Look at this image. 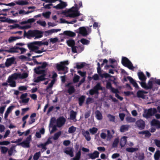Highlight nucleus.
<instances>
[{"instance_id":"28","label":"nucleus","mask_w":160,"mask_h":160,"mask_svg":"<svg viewBox=\"0 0 160 160\" xmlns=\"http://www.w3.org/2000/svg\"><path fill=\"white\" fill-rule=\"evenodd\" d=\"M86 64V63L85 62L77 63L76 65V68L77 69L82 68L85 66Z\"/></svg>"},{"instance_id":"20","label":"nucleus","mask_w":160,"mask_h":160,"mask_svg":"<svg viewBox=\"0 0 160 160\" xmlns=\"http://www.w3.org/2000/svg\"><path fill=\"white\" fill-rule=\"evenodd\" d=\"M81 151L79 150L76 153L75 157L71 159V160H80L81 157Z\"/></svg>"},{"instance_id":"39","label":"nucleus","mask_w":160,"mask_h":160,"mask_svg":"<svg viewBox=\"0 0 160 160\" xmlns=\"http://www.w3.org/2000/svg\"><path fill=\"white\" fill-rule=\"evenodd\" d=\"M75 91V89L73 86H72L68 88V92L69 95H71L74 93Z\"/></svg>"},{"instance_id":"21","label":"nucleus","mask_w":160,"mask_h":160,"mask_svg":"<svg viewBox=\"0 0 160 160\" xmlns=\"http://www.w3.org/2000/svg\"><path fill=\"white\" fill-rule=\"evenodd\" d=\"M129 125H122L120 128V131L122 132H124L128 130Z\"/></svg>"},{"instance_id":"11","label":"nucleus","mask_w":160,"mask_h":160,"mask_svg":"<svg viewBox=\"0 0 160 160\" xmlns=\"http://www.w3.org/2000/svg\"><path fill=\"white\" fill-rule=\"evenodd\" d=\"M99 153L97 151H94L92 153H90L88 154L89 158L92 159H95L99 157Z\"/></svg>"},{"instance_id":"25","label":"nucleus","mask_w":160,"mask_h":160,"mask_svg":"<svg viewBox=\"0 0 160 160\" xmlns=\"http://www.w3.org/2000/svg\"><path fill=\"white\" fill-rule=\"evenodd\" d=\"M60 30V29H52L46 31L45 32V33L46 34L48 33V34L46 35V36H48L50 34H51L55 32H57Z\"/></svg>"},{"instance_id":"40","label":"nucleus","mask_w":160,"mask_h":160,"mask_svg":"<svg viewBox=\"0 0 160 160\" xmlns=\"http://www.w3.org/2000/svg\"><path fill=\"white\" fill-rule=\"evenodd\" d=\"M20 38H21L19 37L12 36L9 38L8 41L9 42H11Z\"/></svg>"},{"instance_id":"13","label":"nucleus","mask_w":160,"mask_h":160,"mask_svg":"<svg viewBox=\"0 0 160 160\" xmlns=\"http://www.w3.org/2000/svg\"><path fill=\"white\" fill-rule=\"evenodd\" d=\"M82 134L85 137V139L87 141H89L91 140V137L90 135V133L88 131H82Z\"/></svg>"},{"instance_id":"2","label":"nucleus","mask_w":160,"mask_h":160,"mask_svg":"<svg viewBox=\"0 0 160 160\" xmlns=\"http://www.w3.org/2000/svg\"><path fill=\"white\" fill-rule=\"evenodd\" d=\"M75 7H73L67 11H63L62 13L67 17L74 18L80 15L78 11L79 8L77 7V4H75Z\"/></svg>"},{"instance_id":"55","label":"nucleus","mask_w":160,"mask_h":160,"mask_svg":"<svg viewBox=\"0 0 160 160\" xmlns=\"http://www.w3.org/2000/svg\"><path fill=\"white\" fill-rule=\"evenodd\" d=\"M20 75V73H14L11 76L15 80L17 79L18 78H19Z\"/></svg>"},{"instance_id":"57","label":"nucleus","mask_w":160,"mask_h":160,"mask_svg":"<svg viewBox=\"0 0 160 160\" xmlns=\"http://www.w3.org/2000/svg\"><path fill=\"white\" fill-rule=\"evenodd\" d=\"M1 152L3 154L6 153L8 150V148L5 147H1Z\"/></svg>"},{"instance_id":"38","label":"nucleus","mask_w":160,"mask_h":160,"mask_svg":"<svg viewBox=\"0 0 160 160\" xmlns=\"http://www.w3.org/2000/svg\"><path fill=\"white\" fill-rule=\"evenodd\" d=\"M107 117L109 119V121L112 122H116L115 117L114 116L109 114L107 115Z\"/></svg>"},{"instance_id":"51","label":"nucleus","mask_w":160,"mask_h":160,"mask_svg":"<svg viewBox=\"0 0 160 160\" xmlns=\"http://www.w3.org/2000/svg\"><path fill=\"white\" fill-rule=\"evenodd\" d=\"M139 82L140 84L141 87L145 89L148 90L147 88V85L146 84L145 81H142V82Z\"/></svg>"},{"instance_id":"35","label":"nucleus","mask_w":160,"mask_h":160,"mask_svg":"<svg viewBox=\"0 0 160 160\" xmlns=\"http://www.w3.org/2000/svg\"><path fill=\"white\" fill-rule=\"evenodd\" d=\"M67 42L68 46L71 47L75 44V42L74 40L73 39L67 40Z\"/></svg>"},{"instance_id":"54","label":"nucleus","mask_w":160,"mask_h":160,"mask_svg":"<svg viewBox=\"0 0 160 160\" xmlns=\"http://www.w3.org/2000/svg\"><path fill=\"white\" fill-rule=\"evenodd\" d=\"M78 73L81 77L83 78H85L86 76V73L85 72H82L80 71H78Z\"/></svg>"},{"instance_id":"22","label":"nucleus","mask_w":160,"mask_h":160,"mask_svg":"<svg viewBox=\"0 0 160 160\" xmlns=\"http://www.w3.org/2000/svg\"><path fill=\"white\" fill-rule=\"evenodd\" d=\"M18 145H21L23 148H29L30 147L29 142H26V141H24L22 142L17 144Z\"/></svg>"},{"instance_id":"58","label":"nucleus","mask_w":160,"mask_h":160,"mask_svg":"<svg viewBox=\"0 0 160 160\" xmlns=\"http://www.w3.org/2000/svg\"><path fill=\"white\" fill-rule=\"evenodd\" d=\"M89 93L91 95H92L95 94H98V93L93 88L89 90Z\"/></svg>"},{"instance_id":"9","label":"nucleus","mask_w":160,"mask_h":160,"mask_svg":"<svg viewBox=\"0 0 160 160\" xmlns=\"http://www.w3.org/2000/svg\"><path fill=\"white\" fill-rule=\"evenodd\" d=\"M66 120L63 117H61L57 119V124L58 127H60L64 125L65 122Z\"/></svg>"},{"instance_id":"31","label":"nucleus","mask_w":160,"mask_h":160,"mask_svg":"<svg viewBox=\"0 0 160 160\" xmlns=\"http://www.w3.org/2000/svg\"><path fill=\"white\" fill-rule=\"evenodd\" d=\"M34 71L37 74H42L46 72L45 70H40V69H38L37 68V67L34 69Z\"/></svg>"},{"instance_id":"12","label":"nucleus","mask_w":160,"mask_h":160,"mask_svg":"<svg viewBox=\"0 0 160 160\" xmlns=\"http://www.w3.org/2000/svg\"><path fill=\"white\" fill-rule=\"evenodd\" d=\"M151 125L156 127L157 129H160V121L155 119H152L151 122Z\"/></svg>"},{"instance_id":"50","label":"nucleus","mask_w":160,"mask_h":160,"mask_svg":"<svg viewBox=\"0 0 160 160\" xmlns=\"http://www.w3.org/2000/svg\"><path fill=\"white\" fill-rule=\"evenodd\" d=\"M19 75V78L21 79H25L27 78L28 76V74L26 72H24L20 74Z\"/></svg>"},{"instance_id":"61","label":"nucleus","mask_w":160,"mask_h":160,"mask_svg":"<svg viewBox=\"0 0 160 160\" xmlns=\"http://www.w3.org/2000/svg\"><path fill=\"white\" fill-rule=\"evenodd\" d=\"M10 143V142L8 141H5L2 142H0V145H7Z\"/></svg>"},{"instance_id":"4","label":"nucleus","mask_w":160,"mask_h":160,"mask_svg":"<svg viewBox=\"0 0 160 160\" xmlns=\"http://www.w3.org/2000/svg\"><path fill=\"white\" fill-rule=\"evenodd\" d=\"M157 110L155 108H150L148 110H145L143 114V117L148 119L154 115L157 112Z\"/></svg>"},{"instance_id":"24","label":"nucleus","mask_w":160,"mask_h":160,"mask_svg":"<svg viewBox=\"0 0 160 160\" xmlns=\"http://www.w3.org/2000/svg\"><path fill=\"white\" fill-rule=\"evenodd\" d=\"M127 138L126 136H124L122 137V138L121 139L120 142V144L122 147H124L127 142Z\"/></svg>"},{"instance_id":"33","label":"nucleus","mask_w":160,"mask_h":160,"mask_svg":"<svg viewBox=\"0 0 160 160\" xmlns=\"http://www.w3.org/2000/svg\"><path fill=\"white\" fill-rule=\"evenodd\" d=\"M64 152L66 154L69 155L71 157H72L74 156L73 151L72 148L69 150H66L64 151Z\"/></svg>"},{"instance_id":"8","label":"nucleus","mask_w":160,"mask_h":160,"mask_svg":"<svg viewBox=\"0 0 160 160\" xmlns=\"http://www.w3.org/2000/svg\"><path fill=\"white\" fill-rule=\"evenodd\" d=\"M56 68L58 71H63V73L65 74L68 72V68L63 65L62 64H57L56 65Z\"/></svg>"},{"instance_id":"17","label":"nucleus","mask_w":160,"mask_h":160,"mask_svg":"<svg viewBox=\"0 0 160 160\" xmlns=\"http://www.w3.org/2000/svg\"><path fill=\"white\" fill-rule=\"evenodd\" d=\"M138 76L139 79L142 81H146L147 78L142 72H140L138 73Z\"/></svg>"},{"instance_id":"45","label":"nucleus","mask_w":160,"mask_h":160,"mask_svg":"<svg viewBox=\"0 0 160 160\" xmlns=\"http://www.w3.org/2000/svg\"><path fill=\"white\" fill-rule=\"evenodd\" d=\"M80 79V77L76 74H75L73 79V81L74 83H75L78 82Z\"/></svg>"},{"instance_id":"56","label":"nucleus","mask_w":160,"mask_h":160,"mask_svg":"<svg viewBox=\"0 0 160 160\" xmlns=\"http://www.w3.org/2000/svg\"><path fill=\"white\" fill-rule=\"evenodd\" d=\"M80 42L82 43L83 44L86 45L88 43L89 41L85 39L84 38H82L80 40Z\"/></svg>"},{"instance_id":"26","label":"nucleus","mask_w":160,"mask_h":160,"mask_svg":"<svg viewBox=\"0 0 160 160\" xmlns=\"http://www.w3.org/2000/svg\"><path fill=\"white\" fill-rule=\"evenodd\" d=\"M16 3L20 5H28L29 4V2L27 1L23 0H18L16 2Z\"/></svg>"},{"instance_id":"47","label":"nucleus","mask_w":160,"mask_h":160,"mask_svg":"<svg viewBox=\"0 0 160 160\" xmlns=\"http://www.w3.org/2000/svg\"><path fill=\"white\" fill-rule=\"evenodd\" d=\"M48 65V64L46 62H44L42 63L41 66H38L37 67V68L38 69L40 68H45Z\"/></svg>"},{"instance_id":"3","label":"nucleus","mask_w":160,"mask_h":160,"mask_svg":"<svg viewBox=\"0 0 160 160\" xmlns=\"http://www.w3.org/2000/svg\"><path fill=\"white\" fill-rule=\"evenodd\" d=\"M42 32L38 30H29L27 32H26V31H24V36H26L28 38H29L30 37H35V39L38 38L42 37Z\"/></svg>"},{"instance_id":"43","label":"nucleus","mask_w":160,"mask_h":160,"mask_svg":"<svg viewBox=\"0 0 160 160\" xmlns=\"http://www.w3.org/2000/svg\"><path fill=\"white\" fill-rule=\"evenodd\" d=\"M98 131V128L95 127H93L92 128H90L89 129V132L92 135L94 134L97 133Z\"/></svg>"},{"instance_id":"5","label":"nucleus","mask_w":160,"mask_h":160,"mask_svg":"<svg viewBox=\"0 0 160 160\" xmlns=\"http://www.w3.org/2000/svg\"><path fill=\"white\" fill-rule=\"evenodd\" d=\"M122 63L124 66L128 68L129 69L132 70L134 68L131 61L126 57H122Z\"/></svg>"},{"instance_id":"19","label":"nucleus","mask_w":160,"mask_h":160,"mask_svg":"<svg viewBox=\"0 0 160 160\" xmlns=\"http://www.w3.org/2000/svg\"><path fill=\"white\" fill-rule=\"evenodd\" d=\"M63 35L70 37H73L76 36V33L70 31H66L63 32Z\"/></svg>"},{"instance_id":"23","label":"nucleus","mask_w":160,"mask_h":160,"mask_svg":"<svg viewBox=\"0 0 160 160\" xmlns=\"http://www.w3.org/2000/svg\"><path fill=\"white\" fill-rule=\"evenodd\" d=\"M95 117L98 120H101L102 118V116L101 112L98 110H96L95 112Z\"/></svg>"},{"instance_id":"64","label":"nucleus","mask_w":160,"mask_h":160,"mask_svg":"<svg viewBox=\"0 0 160 160\" xmlns=\"http://www.w3.org/2000/svg\"><path fill=\"white\" fill-rule=\"evenodd\" d=\"M154 142L156 145L159 148H160V140L155 139Z\"/></svg>"},{"instance_id":"59","label":"nucleus","mask_w":160,"mask_h":160,"mask_svg":"<svg viewBox=\"0 0 160 160\" xmlns=\"http://www.w3.org/2000/svg\"><path fill=\"white\" fill-rule=\"evenodd\" d=\"M50 127H52V130L50 132L51 133L57 130L56 126L55 125H54L52 124H50Z\"/></svg>"},{"instance_id":"36","label":"nucleus","mask_w":160,"mask_h":160,"mask_svg":"<svg viewBox=\"0 0 160 160\" xmlns=\"http://www.w3.org/2000/svg\"><path fill=\"white\" fill-rule=\"evenodd\" d=\"M76 115V112L73 110H72L71 112L70 115V119L72 120L75 119Z\"/></svg>"},{"instance_id":"16","label":"nucleus","mask_w":160,"mask_h":160,"mask_svg":"<svg viewBox=\"0 0 160 160\" xmlns=\"http://www.w3.org/2000/svg\"><path fill=\"white\" fill-rule=\"evenodd\" d=\"M67 5L66 2H62L61 3L58 4L56 6H54L53 8L58 9H62L65 7Z\"/></svg>"},{"instance_id":"49","label":"nucleus","mask_w":160,"mask_h":160,"mask_svg":"<svg viewBox=\"0 0 160 160\" xmlns=\"http://www.w3.org/2000/svg\"><path fill=\"white\" fill-rule=\"evenodd\" d=\"M118 139L117 138H115L113 142L112 147L113 148L116 147L118 146Z\"/></svg>"},{"instance_id":"6","label":"nucleus","mask_w":160,"mask_h":160,"mask_svg":"<svg viewBox=\"0 0 160 160\" xmlns=\"http://www.w3.org/2000/svg\"><path fill=\"white\" fill-rule=\"evenodd\" d=\"M136 126L140 130L144 129L145 126V122L142 120L140 119L136 122Z\"/></svg>"},{"instance_id":"48","label":"nucleus","mask_w":160,"mask_h":160,"mask_svg":"<svg viewBox=\"0 0 160 160\" xmlns=\"http://www.w3.org/2000/svg\"><path fill=\"white\" fill-rule=\"evenodd\" d=\"M51 12H47L42 13V16L46 18H49L50 17Z\"/></svg>"},{"instance_id":"63","label":"nucleus","mask_w":160,"mask_h":160,"mask_svg":"<svg viewBox=\"0 0 160 160\" xmlns=\"http://www.w3.org/2000/svg\"><path fill=\"white\" fill-rule=\"evenodd\" d=\"M106 87L108 89H111L112 87V86L111 83L110 82H108L106 84Z\"/></svg>"},{"instance_id":"10","label":"nucleus","mask_w":160,"mask_h":160,"mask_svg":"<svg viewBox=\"0 0 160 160\" xmlns=\"http://www.w3.org/2000/svg\"><path fill=\"white\" fill-rule=\"evenodd\" d=\"M77 32L82 35L83 37H86L89 34V33L88 32L87 29L84 27L79 28V31Z\"/></svg>"},{"instance_id":"18","label":"nucleus","mask_w":160,"mask_h":160,"mask_svg":"<svg viewBox=\"0 0 160 160\" xmlns=\"http://www.w3.org/2000/svg\"><path fill=\"white\" fill-rule=\"evenodd\" d=\"M18 47H14L11 48L9 50H5V51L8 53L18 52H19L18 50Z\"/></svg>"},{"instance_id":"62","label":"nucleus","mask_w":160,"mask_h":160,"mask_svg":"<svg viewBox=\"0 0 160 160\" xmlns=\"http://www.w3.org/2000/svg\"><path fill=\"white\" fill-rule=\"evenodd\" d=\"M72 51V52L74 53L77 52V48H78V47L75 45L71 47Z\"/></svg>"},{"instance_id":"27","label":"nucleus","mask_w":160,"mask_h":160,"mask_svg":"<svg viewBox=\"0 0 160 160\" xmlns=\"http://www.w3.org/2000/svg\"><path fill=\"white\" fill-rule=\"evenodd\" d=\"M153 78H152L148 81V84L147 85V89H151L153 87L152 80Z\"/></svg>"},{"instance_id":"34","label":"nucleus","mask_w":160,"mask_h":160,"mask_svg":"<svg viewBox=\"0 0 160 160\" xmlns=\"http://www.w3.org/2000/svg\"><path fill=\"white\" fill-rule=\"evenodd\" d=\"M98 93V91L102 90V88L100 83H98L93 88Z\"/></svg>"},{"instance_id":"41","label":"nucleus","mask_w":160,"mask_h":160,"mask_svg":"<svg viewBox=\"0 0 160 160\" xmlns=\"http://www.w3.org/2000/svg\"><path fill=\"white\" fill-rule=\"evenodd\" d=\"M76 128L72 126L68 128V132L69 133H74L76 131Z\"/></svg>"},{"instance_id":"1","label":"nucleus","mask_w":160,"mask_h":160,"mask_svg":"<svg viewBox=\"0 0 160 160\" xmlns=\"http://www.w3.org/2000/svg\"><path fill=\"white\" fill-rule=\"evenodd\" d=\"M42 45L48 46V41L42 42V41H34L27 44V46L29 49L31 51L36 53H37L38 52H40L38 51L39 48L36 45H37L40 46Z\"/></svg>"},{"instance_id":"46","label":"nucleus","mask_w":160,"mask_h":160,"mask_svg":"<svg viewBox=\"0 0 160 160\" xmlns=\"http://www.w3.org/2000/svg\"><path fill=\"white\" fill-rule=\"evenodd\" d=\"M40 156V152H36L34 155L33 159L34 160H38Z\"/></svg>"},{"instance_id":"7","label":"nucleus","mask_w":160,"mask_h":160,"mask_svg":"<svg viewBox=\"0 0 160 160\" xmlns=\"http://www.w3.org/2000/svg\"><path fill=\"white\" fill-rule=\"evenodd\" d=\"M127 79L130 82L136 89H139V87L138 86V84L136 82L135 80H134L131 77L127 76L126 78H124L123 79L124 80L125 82L127 81Z\"/></svg>"},{"instance_id":"53","label":"nucleus","mask_w":160,"mask_h":160,"mask_svg":"<svg viewBox=\"0 0 160 160\" xmlns=\"http://www.w3.org/2000/svg\"><path fill=\"white\" fill-rule=\"evenodd\" d=\"M37 146L38 148H42L43 149L42 152H44L47 149L46 147H45L43 145V143H42L39 144H38Z\"/></svg>"},{"instance_id":"37","label":"nucleus","mask_w":160,"mask_h":160,"mask_svg":"<svg viewBox=\"0 0 160 160\" xmlns=\"http://www.w3.org/2000/svg\"><path fill=\"white\" fill-rule=\"evenodd\" d=\"M62 133L61 131H59L58 132L55 133L53 135V139L54 140H57L58 139L59 137L60 136Z\"/></svg>"},{"instance_id":"60","label":"nucleus","mask_w":160,"mask_h":160,"mask_svg":"<svg viewBox=\"0 0 160 160\" xmlns=\"http://www.w3.org/2000/svg\"><path fill=\"white\" fill-rule=\"evenodd\" d=\"M58 41V39L57 38H51L50 39V42L53 44L57 42Z\"/></svg>"},{"instance_id":"32","label":"nucleus","mask_w":160,"mask_h":160,"mask_svg":"<svg viewBox=\"0 0 160 160\" xmlns=\"http://www.w3.org/2000/svg\"><path fill=\"white\" fill-rule=\"evenodd\" d=\"M155 160H159L160 158V151L157 150L154 155Z\"/></svg>"},{"instance_id":"14","label":"nucleus","mask_w":160,"mask_h":160,"mask_svg":"<svg viewBox=\"0 0 160 160\" xmlns=\"http://www.w3.org/2000/svg\"><path fill=\"white\" fill-rule=\"evenodd\" d=\"M147 93V92L144 91L143 90H139L137 93V97L138 98H141L142 99H144L145 96L144 94Z\"/></svg>"},{"instance_id":"44","label":"nucleus","mask_w":160,"mask_h":160,"mask_svg":"<svg viewBox=\"0 0 160 160\" xmlns=\"http://www.w3.org/2000/svg\"><path fill=\"white\" fill-rule=\"evenodd\" d=\"M126 150L129 152H132L138 150V148H127Z\"/></svg>"},{"instance_id":"30","label":"nucleus","mask_w":160,"mask_h":160,"mask_svg":"<svg viewBox=\"0 0 160 160\" xmlns=\"http://www.w3.org/2000/svg\"><path fill=\"white\" fill-rule=\"evenodd\" d=\"M0 21L2 22H8L9 23H13L16 22V21L15 20L8 19V18L5 19L0 20Z\"/></svg>"},{"instance_id":"29","label":"nucleus","mask_w":160,"mask_h":160,"mask_svg":"<svg viewBox=\"0 0 160 160\" xmlns=\"http://www.w3.org/2000/svg\"><path fill=\"white\" fill-rule=\"evenodd\" d=\"M85 96L82 95L78 98V103L79 106H82L85 100Z\"/></svg>"},{"instance_id":"15","label":"nucleus","mask_w":160,"mask_h":160,"mask_svg":"<svg viewBox=\"0 0 160 160\" xmlns=\"http://www.w3.org/2000/svg\"><path fill=\"white\" fill-rule=\"evenodd\" d=\"M15 60L14 58L12 57L7 59L6 61L5 62V65L7 67L10 66L12 64Z\"/></svg>"},{"instance_id":"52","label":"nucleus","mask_w":160,"mask_h":160,"mask_svg":"<svg viewBox=\"0 0 160 160\" xmlns=\"http://www.w3.org/2000/svg\"><path fill=\"white\" fill-rule=\"evenodd\" d=\"M99 75L102 78H107L111 77L110 75L107 73H105L103 74L101 73Z\"/></svg>"},{"instance_id":"42","label":"nucleus","mask_w":160,"mask_h":160,"mask_svg":"<svg viewBox=\"0 0 160 160\" xmlns=\"http://www.w3.org/2000/svg\"><path fill=\"white\" fill-rule=\"evenodd\" d=\"M126 120L128 122H133L136 121V119L131 117H127Z\"/></svg>"}]
</instances>
